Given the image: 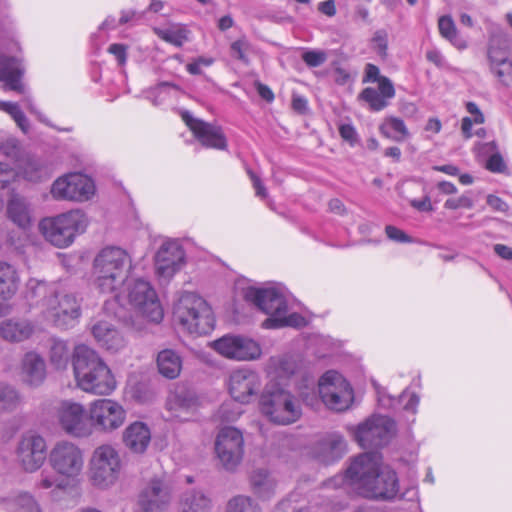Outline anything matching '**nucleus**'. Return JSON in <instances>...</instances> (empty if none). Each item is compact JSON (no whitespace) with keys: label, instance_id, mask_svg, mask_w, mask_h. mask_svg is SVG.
I'll return each mask as SVG.
<instances>
[{"label":"nucleus","instance_id":"obj_56","mask_svg":"<svg viewBox=\"0 0 512 512\" xmlns=\"http://www.w3.org/2000/svg\"><path fill=\"white\" fill-rule=\"evenodd\" d=\"M327 73L339 85H345L351 80L350 73L342 66H333Z\"/></svg>","mask_w":512,"mask_h":512},{"label":"nucleus","instance_id":"obj_17","mask_svg":"<svg viewBox=\"0 0 512 512\" xmlns=\"http://www.w3.org/2000/svg\"><path fill=\"white\" fill-rule=\"evenodd\" d=\"M89 417L97 429L109 432L122 426L126 413L117 402L111 399H99L91 404Z\"/></svg>","mask_w":512,"mask_h":512},{"label":"nucleus","instance_id":"obj_64","mask_svg":"<svg viewBox=\"0 0 512 512\" xmlns=\"http://www.w3.org/2000/svg\"><path fill=\"white\" fill-rule=\"evenodd\" d=\"M487 204L495 211L506 212L508 210L507 203L493 194L487 196Z\"/></svg>","mask_w":512,"mask_h":512},{"label":"nucleus","instance_id":"obj_7","mask_svg":"<svg viewBox=\"0 0 512 512\" xmlns=\"http://www.w3.org/2000/svg\"><path fill=\"white\" fill-rule=\"evenodd\" d=\"M319 395L323 403L335 411H344L353 401L350 383L337 371L325 372L319 380Z\"/></svg>","mask_w":512,"mask_h":512},{"label":"nucleus","instance_id":"obj_2","mask_svg":"<svg viewBox=\"0 0 512 512\" xmlns=\"http://www.w3.org/2000/svg\"><path fill=\"white\" fill-rule=\"evenodd\" d=\"M73 371L77 385L85 392L109 395L116 388V380L99 354L86 345H78L73 353Z\"/></svg>","mask_w":512,"mask_h":512},{"label":"nucleus","instance_id":"obj_28","mask_svg":"<svg viewBox=\"0 0 512 512\" xmlns=\"http://www.w3.org/2000/svg\"><path fill=\"white\" fill-rule=\"evenodd\" d=\"M151 440L149 427L140 421L131 423L123 433L125 446L133 453L141 454L146 451Z\"/></svg>","mask_w":512,"mask_h":512},{"label":"nucleus","instance_id":"obj_14","mask_svg":"<svg viewBox=\"0 0 512 512\" xmlns=\"http://www.w3.org/2000/svg\"><path fill=\"white\" fill-rule=\"evenodd\" d=\"M130 303L151 322L159 323L164 316L158 296L148 281L137 279L129 288Z\"/></svg>","mask_w":512,"mask_h":512},{"label":"nucleus","instance_id":"obj_58","mask_svg":"<svg viewBox=\"0 0 512 512\" xmlns=\"http://www.w3.org/2000/svg\"><path fill=\"white\" fill-rule=\"evenodd\" d=\"M388 35L384 30H378L375 32L372 38V44L374 49L381 55L386 53L387 43H388Z\"/></svg>","mask_w":512,"mask_h":512},{"label":"nucleus","instance_id":"obj_44","mask_svg":"<svg viewBox=\"0 0 512 512\" xmlns=\"http://www.w3.org/2000/svg\"><path fill=\"white\" fill-rule=\"evenodd\" d=\"M20 401V395L14 387L0 385V412L16 409Z\"/></svg>","mask_w":512,"mask_h":512},{"label":"nucleus","instance_id":"obj_8","mask_svg":"<svg viewBox=\"0 0 512 512\" xmlns=\"http://www.w3.org/2000/svg\"><path fill=\"white\" fill-rule=\"evenodd\" d=\"M395 432V422L381 415H373L357 426L354 437L364 449H378L389 443Z\"/></svg>","mask_w":512,"mask_h":512},{"label":"nucleus","instance_id":"obj_35","mask_svg":"<svg viewBox=\"0 0 512 512\" xmlns=\"http://www.w3.org/2000/svg\"><path fill=\"white\" fill-rule=\"evenodd\" d=\"M157 367L162 376L175 379L182 369L181 357L172 349L162 350L157 356Z\"/></svg>","mask_w":512,"mask_h":512},{"label":"nucleus","instance_id":"obj_49","mask_svg":"<svg viewBox=\"0 0 512 512\" xmlns=\"http://www.w3.org/2000/svg\"><path fill=\"white\" fill-rule=\"evenodd\" d=\"M231 55L234 59L247 62V54L249 52V44L246 40L240 39L231 44L230 47Z\"/></svg>","mask_w":512,"mask_h":512},{"label":"nucleus","instance_id":"obj_31","mask_svg":"<svg viewBox=\"0 0 512 512\" xmlns=\"http://www.w3.org/2000/svg\"><path fill=\"white\" fill-rule=\"evenodd\" d=\"M50 297H58L57 287L55 284L35 278H30L27 281L26 298L31 302V304L38 305L41 303L46 309Z\"/></svg>","mask_w":512,"mask_h":512},{"label":"nucleus","instance_id":"obj_11","mask_svg":"<svg viewBox=\"0 0 512 512\" xmlns=\"http://www.w3.org/2000/svg\"><path fill=\"white\" fill-rule=\"evenodd\" d=\"M50 192L56 200L86 201L93 196L95 185L86 175L70 173L56 179Z\"/></svg>","mask_w":512,"mask_h":512},{"label":"nucleus","instance_id":"obj_42","mask_svg":"<svg viewBox=\"0 0 512 512\" xmlns=\"http://www.w3.org/2000/svg\"><path fill=\"white\" fill-rule=\"evenodd\" d=\"M18 66H0V81L4 85L14 91H20L22 88L21 76L22 71L17 68Z\"/></svg>","mask_w":512,"mask_h":512},{"label":"nucleus","instance_id":"obj_4","mask_svg":"<svg viewBox=\"0 0 512 512\" xmlns=\"http://www.w3.org/2000/svg\"><path fill=\"white\" fill-rule=\"evenodd\" d=\"M174 320L190 334L206 335L215 326L211 307L201 296L193 292L181 295L173 310Z\"/></svg>","mask_w":512,"mask_h":512},{"label":"nucleus","instance_id":"obj_39","mask_svg":"<svg viewBox=\"0 0 512 512\" xmlns=\"http://www.w3.org/2000/svg\"><path fill=\"white\" fill-rule=\"evenodd\" d=\"M153 32L163 41L176 47L182 46L188 39V31L181 24H169L164 27H154Z\"/></svg>","mask_w":512,"mask_h":512},{"label":"nucleus","instance_id":"obj_22","mask_svg":"<svg viewBox=\"0 0 512 512\" xmlns=\"http://www.w3.org/2000/svg\"><path fill=\"white\" fill-rule=\"evenodd\" d=\"M260 387V376L251 369H237L229 376V393L237 402L249 403L257 395Z\"/></svg>","mask_w":512,"mask_h":512},{"label":"nucleus","instance_id":"obj_3","mask_svg":"<svg viewBox=\"0 0 512 512\" xmlns=\"http://www.w3.org/2000/svg\"><path fill=\"white\" fill-rule=\"evenodd\" d=\"M132 270V258L118 246L101 249L93 261V276L96 287L102 293H114L126 282Z\"/></svg>","mask_w":512,"mask_h":512},{"label":"nucleus","instance_id":"obj_21","mask_svg":"<svg viewBox=\"0 0 512 512\" xmlns=\"http://www.w3.org/2000/svg\"><path fill=\"white\" fill-rule=\"evenodd\" d=\"M172 500L171 487L163 480L151 479L138 496L142 512H164Z\"/></svg>","mask_w":512,"mask_h":512},{"label":"nucleus","instance_id":"obj_40","mask_svg":"<svg viewBox=\"0 0 512 512\" xmlns=\"http://www.w3.org/2000/svg\"><path fill=\"white\" fill-rule=\"evenodd\" d=\"M363 82H377L378 92L386 99H391L395 95V89L392 82L385 76L380 75L378 66H367Z\"/></svg>","mask_w":512,"mask_h":512},{"label":"nucleus","instance_id":"obj_10","mask_svg":"<svg viewBox=\"0 0 512 512\" xmlns=\"http://www.w3.org/2000/svg\"><path fill=\"white\" fill-rule=\"evenodd\" d=\"M48 460L53 470L66 478L78 476L84 465L82 450L68 441L56 443L49 453Z\"/></svg>","mask_w":512,"mask_h":512},{"label":"nucleus","instance_id":"obj_43","mask_svg":"<svg viewBox=\"0 0 512 512\" xmlns=\"http://www.w3.org/2000/svg\"><path fill=\"white\" fill-rule=\"evenodd\" d=\"M50 361L57 369H63L69 361V348L66 342L55 340L50 348Z\"/></svg>","mask_w":512,"mask_h":512},{"label":"nucleus","instance_id":"obj_32","mask_svg":"<svg viewBox=\"0 0 512 512\" xmlns=\"http://www.w3.org/2000/svg\"><path fill=\"white\" fill-rule=\"evenodd\" d=\"M34 326L28 320L8 319L0 323V337L9 342H22L31 337Z\"/></svg>","mask_w":512,"mask_h":512},{"label":"nucleus","instance_id":"obj_34","mask_svg":"<svg viewBox=\"0 0 512 512\" xmlns=\"http://www.w3.org/2000/svg\"><path fill=\"white\" fill-rule=\"evenodd\" d=\"M250 483L253 493L261 500H269L275 494L276 481L266 470L254 471Z\"/></svg>","mask_w":512,"mask_h":512},{"label":"nucleus","instance_id":"obj_63","mask_svg":"<svg viewBox=\"0 0 512 512\" xmlns=\"http://www.w3.org/2000/svg\"><path fill=\"white\" fill-rule=\"evenodd\" d=\"M407 392L403 391L399 396V399H395L390 395L379 394V402L385 408H395L397 403L402 402L407 397Z\"/></svg>","mask_w":512,"mask_h":512},{"label":"nucleus","instance_id":"obj_9","mask_svg":"<svg viewBox=\"0 0 512 512\" xmlns=\"http://www.w3.org/2000/svg\"><path fill=\"white\" fill-rule=\"evenodd\" d=\"M90 473L93 483L99 487H108L118 478L121 460L118 451L111 445L97 447L91 458Z\"/></svg>","mask_w":512,"mask_h":512},{"label":"nucleus","instance_id":"obj_48","mask_svg":"<svg viewBox=\"0 0 512 512\" xmlns=\"http://www.w3.org/2000/svg\"><path fill=\"white\" fill-rule=\"evenodd\" d=\"M438 27L441 35L454 45L460 46V39L453 19L450 16H442L439 18Z\"/></svg>","mask_w":512,"mask_h":512},{"label":"nucleus","instance_id":"obj_50","mask_svg":"<svg viewBox=\"0 0 512 512\" xmlns=\"http://www.w3.org/2000/svg\"><path fill=\"white\" fill-rule=\"evenodd\" d=\"M20 512H42L38 502L29 494H22L18 497Z\"/></svg>","mask_w":512,"mask_h":512},{"label":"nucleus","instance_id":"obj_16","mask_svg":"<svg viewBox=\"0 0 512 512\" xmlns=\"http://www.w3.org/2000/svg\"><path fill=\"white\" fill-rule=\"evenodd\" d=\"M213 348L222 356L238 361L255 360L262 352L256 341L240 335H225L213 342Z\"/></svg>","mask_w":512,"mask_h":512},{"label":"nucleus","instance_id":"obj_1","mask_svg":"<svg viewBox=\"0 0 512 512\" xmlns=\"http://www.w3.org/2000/svg\"><path fill=\"white\" fill-rule=\"evenodd\" d=\"M378 452H365L355 457L345 472V478L358 495L374 501L392 502L402 499L397 473L382 467Z\"/></svg>","mask_w":512,"mask_h":512},{"label":"nucleus","instance_id":"obj_20","mask_svg":"<svg viewBox=\"0 0 512 512\" xmlns=\"http://www.w3.org/2000/svg\"><path fill=\"white\" fill-rule=\"evenodd\" d=\"M58 420L62 429L69 435L85 437L91 433L86 411L79 403L62 402L58 409Z\"/></svg>","mask_w":512,"mask_h":512},{"label":"nucleus","instance_id":"obj_30","mask_svg":"<svg viewBox=\"0 0 512 512\" xmlns=\"http://www.w3.org/2000/svg\"><path fill=\"white\" fill-rule=\"evenodd\" d=\"M23 380L31 386L40 385L46 377L44 359L35 352H28L22 360Z\"/></svg>","mask_w":512,"mask_h":512},{"label":"nucleus","instance_id":"obj_33","mask_svg":"<svg viewBox=\"0 0 512 512\" xmlns=\"http://www.w3.org/2000/svg\"><path fill=\"white\" fill-rule=\"evenodd\" d=\"M8 218L21 229H27L32 222L30 204L23 197L13 196L7 204Z\"/></svg>","mask_w":512,"mask_h":512},{"label":"nucleus","instance_id":"obj_54","mask_svg":"<svg viewBox=\"0 0 512 512\" xmlns=\"http://www.w3.org/2000/svg\"><path fill=\"white\" fill-rule=\"evenodd\" d=\"M485 167L493 173H503L507 169L504 159L499 152L492 154L488 158Z\"/></svg>","mask_w":512,"mask_h":512},{"label":"nucleus","instance_id":"obj_51","mask_svg":"<svg viewBox=\"0 0 512 512\" xmlns=\"http://www.w3.org/2000/svg\"><path fill=\"white\" fill-rule=\"evenodd\" d=\"M385 232L387 237L398 243H412L413 239L408 234H406L403 230L393 226V225H387L385 227Z\"/></svg>","mask_w":512,"mask_h":512},{"label":"nucleus","instance_id":"obj_25","mask_svg":"<svg viewBox=\"0 0 512 512\" xmlns=\"http://www.w3.org/2000/svg\"><path fill=\"white\" fill-rule=\"evenodd\" d=\"M96 342L107 351L116 353L126 346L122 333L107 321H98L91 327Z\"/></svg>","mask_w":512,"mask_h":512},{"label":"nucleus","instance_id":"obj_55","mask_svg":"<svg viewBox=\"0 0 512 512\" xmlns=\"http://www.w3.org/2000/svg\"><path fill=\"white\" fill-rule=\"evenodd\" d=\"M339 134L341 138L352 147L358 143V133L352 124H341Z\"/></svg>","mask_w":512,"mask_h":512},{"label":"nucleus","instance_id":"obj_29","mask_svg":"<svg viewBox=\"0 0 512 512\" xmlns=\"http://www.w3.org/2000/svg\"><path fill=\"white\" fill-rule=\"evenodd\" d=\"M211 509L212 501L202 490L187 489L179 496L178 512H210Z\"/></svg>","mask_w":512,"mask_h":512},{"label":"nucleus","instance_id":"obj_47","mask_svg":"<svg viewBox=\"0 0 512 512\" xmlns=\"http://www.w3.org/2000/svg\"><path fill=\"white\" fill-rule=\"evenodd\" d=\"M227 512H261L257 504L247 496H236L227 505Z\"/></svg>","mask_w":512,"mask_h":512},{"label":"nucleus","instance_id":"obj_38","mask_svg":"<svg viewBox=\"0 0 512 512\" xmlns=\"http://www.w3.org/2000/svg\"><path fill=\"white\" fill-rule=\"evenodd\" d=\"M181 92V88L171 82L163 81L156 86L144 91V96L154 106L165 104L171 97H176Z\"/></svg>","mask_w":512,"mask_h":512},{"label":"nucleus","instance_id":"obj_24","mask_svg":"<svg viewBox=\"0 0 512 512\" xmlns=\"http://www.w3.org/2000/svg\"><path fill=\"white\" fill-rule=\"evenodd\" d=\"M184 257V250L177 242L163 243L155 256L157 274L164 278L172 277L181 268Z\"/></svg>","mask_w":512,"mask_h":512},{"label":"nucleus","instance_id":"obj_19","mask_svg":"<svg viewBox=\"0 0 512 512\" xmlns=\"http://www.w3.org/2000/svg\"><path fill=\"white\" fill-rule=\"evenodd\" d=\"M181 117L185 124L192 131L194 137L204 147L217 150H226L227 139L220 126L213 125L201 119L195 118L187 110L182 111Z\"/></svg>","mask_w":512,"mask_h":512},{"label":"nucleus","instance_id":"obj_61","mask_svg":"<svg viewBox=\"0 0 512 512\" xmlns=\"http://www.w3.org/2000/svg\"><path fill=\"white\" fill-rule=\"evenodd\" d=\"M292 108L295 112H297L299 114H306L308 111L307 99L301 95L293 94L292 95Z\"/></svg>","mask_w":512,"mask_h":512},{"label":"nucleus","instance_id":"obj_41","mask_svg":"<svg viewBox=\"0 0 512 512\" xmlns=\"http://www.w3.org/2000/svg\"><path fill=\"white\" fill-rule=\"evenodd\" d=\"M306 325L305 318L298 313L284 314L279 317H269L263 322L267 329H279L283 327L300 328Z\"/></svg>","mask_w":512,"mask_h":512},{"label":"nucleus","instance_id":"obj_57","mask_svg":"<svg viewBox=\"0 0 512 512\" xmlns=\"http://www.w3.org/2000/svg\"><path fill=\"white\" fill-rule=\"evenodd\" d=\"M300 57L306 64H321L327 60V56L324 51L312 50L300 52Z\"/></svg>","mask_w":512,"mask_h":512},{"label":"nucleus","instance_id":"obj_59","mask_svg":"<svg viewBox=\"0 0 512 512\" xmlns=\"http://www.w3.org/2000/svg\"><path fill=\"white\" fill-rule=\"evenodd\" d=\"M37 487L40 489H50L53 487L62 489L63 485L55 476L50 474L41 473L40 479L37 482Z\"/></svg>","mask_w":512,"mask_h":512},{"label":"nucleus","instance_id":"obj_60","mask_svg":"<svg viewBox=\"0 0 512 512\" xmlns=\"http://www.w3.org/2000/svg\"><path fill=\"white\" fill-rule=\"evenodd\" d=\"M253 85H254L255 89L257 90V93L263 100H265L268 103H271L274 101L275 95L269 86H267L266 84H263L259 80H255Z\"/></svg>","mask_w":512,"mask_h":512},{"label":"nucleus","instance_id":"obj_53","mask_svg":"<svg viewBox=\"0 0 512 512\" xmlns=\"http://www.w3.org/2000/svg\"><path fill=\"white\" fill-rule=\"evenodd\" d=\"M16 177V171L7 163L0 162V190L7 188Z\"/></svg>","mask_w":512,"mask_h":512},{"label":"nucleus","instance_id":"obj_36","mask_svg":"<svg viewBox=\"0 0 512 512\" xmlns=\"http://www.w3.org/2000/svg\"><path fill=\"white\" fill-rule=\"evenodd\" d=\"M19 275L16 269L5 262H0V297L3 300L11 299L19 287Z\"/></svg>","mask_w":512,"mask_h":512},{"label":"nucleus","instance_id":"obj_12","mask_svg":"<svg viewBox=\"0 0 512 512\" xmlns=\"http://www.w3.org/2000/svg\"><path fill=\"white\" fill-rule=\"evenodd\" d=\"M44 313L54 326L66 330L74 327L78 322L81 316V306L74 294L58 293L57 298H49Z\"/></svg>","mask_w":512,"mask_h":512},{"label":"nucleus","instance_id":"obj_23","mask_svg":"<svg viewBox=\"0 0 512 512\" xmlns=\"http://www.w3.org/2000/svg\"><path fill=\"white\" fill-rule=\"evenodd\" d=\"M199 407V398L195 391L179 385L167 397L166 408L175 418L188 420L189 415L194 414Z\"/></svg>","mask_w":512,"mask_h":512},{"label":"nucleus","instance_id":"obj_52","mask_svg":"<svg viewBox=\"0 0 512 512\" xmlns=\"http://www.w3.org/2000/svg\"><path fill=\"white\" fill-rule=\"evenodd\" d=\"M474 206L473 200L466 194L458 197V198H450L447 199L444 207L446 209L456 210L459 208H472Z\"/></svg>","mask_w":512,"mask_h":512},{"label":"nucleus","instance_id":"obj_6","mask_svg":"<svg viewBox=\"0 0 512 512\" xmlns=\"http://www.w3.org/2000/svg\"><path fill=\"white\" fill-rule=\"evenodd\" d=\"M261 412L276 424H290L301 416V409L295 397L279 383L266 384L259 400Z\"/></svg>","mask_w":512,"mask_h":512},{"label":"nucleus","instance_id":"obj_15","mask_svg":"<svg viewBox=\"0 0 512 512\" xmlns=\"http://www.w3.org/2000/svg\"><path fill=\"white\" fill-rule=\"evenodd\" d=\"M244 299L253 303L259 310L270 317H279L288 312V303L280 288L248 287L244 290Z\"/></svg>","mask_w":512,"mask_h":512},{"label":"nucleus","instance_id":"obj_37","mask_svg":"<svg viewBox=\"0 0 512 512\" xmlns=\"http://www.w3.org/2000/svg\"><path fill=\"white\" fill-rule=\"evenodd\" d=\"M382 136L395 142H403L409 138L410 133L404 121L395 116H387L379 126Z\"/></svg>","mask_w":512,"mask_h":512},{"label":"nucleus","instance_id":"obj_27","mask_svg":"<svg viewBox=\"0 0 512 512\" xmlns=\"http://www.w3.org/2000/svg\"><path fill=\"white\" fill-rule=\"evenodd\" d=\"M16 168L19 174L30 182H40L51 175V168L47 161L30 153L20 159Z\"/></svg>","mask_w":512,"mask_h":512},{"label":"nucleus","instance_id":"obj_46","mask_svg":"<svg viewBox=\"0 0 512 512\" xmlns=\"http://www.w3.org/2000/svg\"><path fill=\"white\" fill-rule=\"evenodd\" d=\"M0 152L13 160L16 166L20 162V159H23L27 154L22 149L20 143L14 138L7 139L6 141L2 142L0 144Z\"/></svg>","mask_w":512,"mask_h":512},{"label":"nucleus","instance_id":"obj_18","mask_svg":"<svg viewBox=\"0 0 512 512\" xmlns=\"http://www.w3.org/2000/svg\"><path fill=\"white\" fill-rule=\"evenodd\" d=\"M17 457L25 471L38 470L47 458L45 439L34 432L25 433L19 441Z\"/></svg>","mask_w":512,"mask_h":512},{"label":"nucleus","instance_id":"obj_26","mask_svg":"<svg viewBox=\"0 0 512 512\" xmlns=\"http://www.w3.org/2000/svg\"><path fill=\"white\" fill-rule=\"evenodd\" d=\"M346 452V441L339 433H332L322 438L316 447V457L324 464H331Z\"/></svg>","mask_w":512,"mask_h":512},{"label":"nucleus","instance_id":"obj_5","mask_svg":"<svg viewBox=\"0 0 512 512\" xmlns=\"http://www.w3.org/2000/svg\"><path fill=\"white\" fill-rule=\"evenodd\" d=\"M88 219L81 210H71L55 217L44 218L39 229L45 239L57 248L70 246L77 235L85 232Z\"/></svg>","mask_w":512,"mask_h":512},{"label":"nucleus","instance_id":"obj_45","mask_svg":"<svg viewBox=\"0 0 512 512\" xmlns=\"http://www.w3.org/2000/svg\"><path fill=\"white\" fill-rule=\"evenodd\" d=\"M359 97L367 102L373 111H381L388 106V99L372 87L363 89Z\"/></svg>","mask_w":512,"mask_h":512},{"label":"nucleus","instance_id":"obj_13","mask_svg":"<svg viewBox=\"0 0 512 512\" xmlns=\"http://www.w3.org/2000/svg\"><path fill=\"white\" fill-rule=\"evenodd\" d=\"M215 451L226 470H234L241 462L244 454L242 432L235 427L222 428L216 438Z\"/></svg>","mask_w":512,"mask_h":512},{"label":"nucleus","instance_id":"obj_62","mask_svg":"<svg viewBox=\"0 0 512 512\" xmlns=\"http://www.w3.org/2000/svg\"><path fill=\"white\" fill-rule=\"evenodd\" d=\"M126 46L123 44H112L108 48V52L113 54L118 64H124L126 62Z\"/></svg>","mask_w":512,"mask_h":512}]
</instances>
